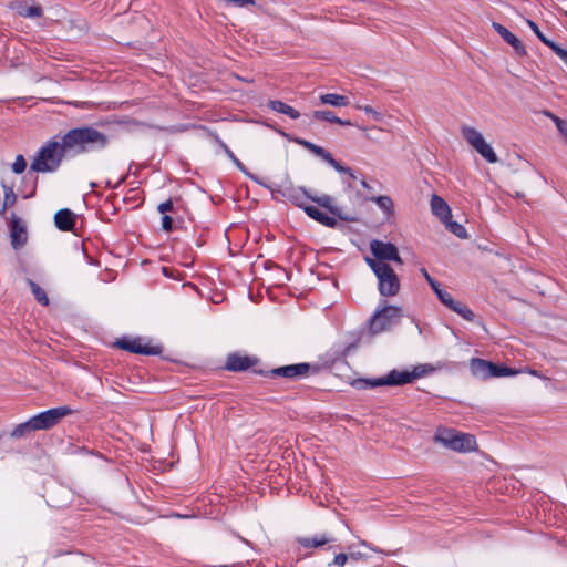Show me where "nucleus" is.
Instances as JSON below:
<instances>
[{"label":"nucleus","instance_id":"44","mask_svg":"<svg viewBox=\"0 0 567 567\" xmlns=\"http://www.w3.org/2000/svg\"><path fill=\"white\" fill-rule=\"evenodd\" d=\"M348 556L349 558H352L354 560L362 558V555L360 553H350Z\"/></svg>","mask_w":567,"mask_h":567},{"label":"nucleus","instance_id":"12","mask_svg":"<svg viewBox=\"0 0 567 567\" xmlns=\"http://www.w3.org/2000/svg\"><path fill=\"white\" fill-rule=\"evenodd\" d=\"M10 237L11 245L16 250L22 248L28 240L27 227L14 214L11 218Z\"/></svg>","mask_w":567,"mask_h":567},{"label":"nucleus","instance_id":"28","mask_svg":"<svg viewBox=\"0 0 567 567\" xmlns=\"http://www.w3.org/2000/svg\"><path fill=\"white\" fill-rule=\"evenodd\" d=\"M299 144L305 146L307 150L312 152L315 155L321 157L324 162L330 156V153L328 151H326L323 147H321L319 145H316V144H313L311 142L301 140V141H299Z\"/></svg>","mask_w":567,"mask_h":567},{"label":"nucleus","instance_id":"3","mask_svg":"<svg viewBox=\"0 0 567 567\" xmlns=\"http://www.w3.org/2000/svg\"><path fill=\"white\" fill-rule=\"evenodd\" d=\"M434 441L460 453H467L477 449L476 440L472 434L462 433L454 429L439 427Z\"/></svg>","mask_w":567,"mask_h":567},{"label":"nucleus","instance_id":"11","mask_svg":"<svg viewBox=\"0 0 567 567\" xmlns=\"http://www.w3.org/2000/svg\"><path fill=\"white\" fill-rule=\"evenodd\" d=\"M311 370L317 371V368L309 363H297L272 369L270 374L286 379H300L307 377Z\"/></svg>","mask_w":567,"mask_h":567},{"label":"nucleus","instance_id":"18","mask_svg":"<svg viewBox=\"0 0 567 567\" xmlns=\"http://www.w3.org/2000/svg\"><path fill=\"white\" fill-rule=\"evenodd\" d=\"M305 213L316 221L327 226V227H336L337 219L334 217L328 216L326 213L321 212L315 206L305 207Z\"/></svg>","mask_w":567,"mask_h":567},{"label":"nucleus","instance_id":"45","mask_svg":"<svg viewBox=\"0 0 567 567\" xmlns=\"http://www.w3.org/2000/svg\"><path fill=\"white\" fill-rule=\"evenodd\" d=\"M234 163L236 164L237 167H239L241 171H245V167L243 165V163L237 158V157H234Z\"/></svg>","mask_w":567,"mask_h":567},{"label":"nucleus","instance_id":"39","mask_svg":"<svg viewBox=\"0 0 567 567\" xmlns=\"http://www.w3.org/2000/svg\"><path fill=\"white\" fill-rule=\"evenodd\" d=\"M349 559V556L347 554H338L334 556L332 564L338 567H343Z\"/></svg>","mask_w":567,"mask_h":567},{"label":"nucleus","instance_id":"17","mask_svg":"<svg viewBox=\"0 0 567 567\" xmlns=\"http://www.w3.org/2000/svg\"><path fill=\"white\" fill-rule=\"evenodd\" d=\"M254 364V360L246 355L231 354L228 355L226 368L230 371H244Z\"/></svg>","mask_w":567,"mask_h":567},{"label":"nucleus","instance_id":"23","mask_svg":"<svg viewBox=\"0 0 567 567\" xmlns=\"http://www.w3.org/2000/svg\"><path fill=\"white\" fill-rule=\"evenodd\" d=\"M17 13L24 18H39L42 16V8L40 6H28L25 3H18L14 6Z\"/></svg>","mask_w":567,"mask_h":567},{"label":"nucleus","instance_id":"27","mask_svg":"<svg viewBox=\"0 0 567 567\" xmlns=\"http://www.w3.org/2000/svg\"><path fill=\"white\" fill-rule=\"evenodd\" d=\"M381 210L386 215L393 214V200L389 196H378L372 199Z\"/></svg>","mask_w":567,"mask_h":567},{"label":"nucleus","instance_id":"41","mask_svg":"<svg viewBox=\"0 0 567 567\" xmlns=\"http://www.w3.org/2000/svg\"><path fill=\"white\" fill-rule=\"evenodd\" d=\"M173 220L169 216L165 215L162 218V227L164 230L169 231L172 230Z\"/></svg>","mask_w":567,"mask_h":567},{"label":"nucleus","instance_id":"13","mask_svg":"<svg viewBox=\"0 0 567 567\" xmlns=\"http://www.w3.org/2000/svg\"><path fill=\"white\" fill-rule=\"evenodd\" d=\"M117 346L127 350L132 353L138 354H157L158 350L155 347H151L148 344H144L141 339H123L117 341Z\"/></svg>","mask_w":567,"mask_h":567},{"label":"nucleus","instance_id":"29","mask_svg":"<svg viewBox=\"0 0 567 567\" xmlns=\"http://www.w3.org/2000/svg\"><path fill=\"white\" fill-rule=\"evenodd\" d=\"M31 431H34V429L31 419H29L27 422L20 423L13 429V431L11 432V437L21 439Z\"/></svg>","mask_w":567,"mask_h":567},{"label":"nucleus","instance_id":"40","mask_svg":"<svg viewBox=\"0 0 567 567\" xmlns=\"http://www.w3.org/2000/svg\"><path fill=\"white\" fill-rule=\"evenodd\" d=\"M158 212L165 214L166 212H171L173 209V202L171 199L161 203L157 207Z\"/></svg>","mask_w":567,"mask_h":567},{"label":"nucleus","instance_id":"46","mask_svg":"<svg viewBox=\"0 0 567 567\" xmlns=\"http://www.w3.org/2000/svg\"><path fill=\"white\" fill-rule=\"evenodd\" d=\"M361 545H362V546H365V547H368V548H370V549H372V550H374V551H377V553H380V551H381V550H379V549H377V548L372 547V546H371L370 544H368L365 540H362V542H361Z\"/></svg>","mask_w":567,"mask_h":567},{"label":"nucleus","instance_id":"10","mask_svg":"<svg viewBox=\"0 0 567 567\" xmlns=\"http://www.w3.org/2000/svg\"><path fill=\"white\" fill-rule=\"evenodd\" d=\"M370 250L374 256V258H372L373 260H381L382 262L392 260L399 265H402L403 262L396 246L391 243H383L374 239L370 243Z\"/></svg>","mask_w":567,"mask_h":567},{"label":"nucleus","instance_id":"30","mask_svg":"<svg viewBox=\"0 0 567 567\" xmlns=\"http://www.w3.org/2000/svg\"><path fill=\"white\" fill-rule=\"evenodd\" d=\"M29 286L31 288V291H32L34 298L38 300V302H40L43 306H48L49 298H48L45 291L38 284H35L32 280H29Z\"/></svg>","mask_w":567,"mask_h":567},{"label":"nucleus","instance_id":"5","mask_svg":"<svg viewBox=\"0 0 567 567\" xmlns=\"http://www.w3.org/2000/svg\"><path fill=\"white\" fill-rule=\"evenodd\" d=\"M470 369L473 377L481 380H486L489 378L512 377L519 373V371L515 369L505 365H497L491 361L480 358H472L470 360Z\"/></svg>","mask_w":567,"mask_h":567},{"label":"nucleus","instance_id":"2","mask_svg":"<svg viewBox=\"0 0 567 567\" xmlns=\"http://www.w3.org/2000/svg\"><path fill=\"white\" fill-rule=\"evenodd\" d=\"M66 156L60 142L51 140L44 143L31 162L30 169L37 173H53L58 171L63 157Z\"/></svg>","mask_w":567,"mask_h":567},{"label":"nucleus","instance_id":"48","mask_svg":"<svg viewBox=\"0 0 567 567\" xmlns=\"http://www.w3.org/2000/svg\"><path fill=\"white\" fill-rule=\"evenodd\" d=\"M528 373L534 377H540L539 373L536 370H528Z\"/></svg>","mask_w":567,"mask_h":567},{"label":"nucleus","instance_id":"33","mask_svg":"<svg viewBox=\"0 0 567 567\" xmlns=\"http://www.w3.org/2000/svg\"><path fill=\"white\" fill-rule=\"evenodd\" d=\"M331 167H333L339 173L348 174L351 178H355V175L352 173L351 168L348 166H344L340 164L338 161H336L332 155L327 158L326 161Z\"/></svg>","mask_w":567,"mask_h":567},{"label":"nucleus","instance_id":"26","mask_svg":"<svg viewBox=\"0 0 567 567\" xmlns=\"http://www.w3.org/2000/svg\"><path fill=\"white\" fill-rule=\"evenodd\" d=\"M445 228L451 231L452 234H454L456 237L458 238H467V231L465 229V227L461 224H458L457 221H454L452 220V218L447 219V221H444L442 223Z\"/></svg>","mask_w":567,"mask_h":567},{"label":"nucleus","instance_id":"19","mask_svg":"<svg viewBox=\"0 0 567 567\" xmlns=\"http://www.w3.org/2000/svg\"><path fill=\"white\" fill-rule=\"evenodd\" d=\"M333 540L334 538L328 534H319L313 537H301L298 539V543L305 548H317Z\"/></svg>","mask_w":567,"mask_h":567},{"label":"nucleus","instance_id":"43","mask_svg":"<svg viewBox=\"0 0 567 567\" xmlns=\"http://www.w3.org/2000/svg\"><path fill=\"white\" fill-rule=\"evenodd\" d=\"M433 291L435 292V295L437 296V298L440 299L441 296H443L444 291L441 287H440V284L437 282L434 287H432Z\"/></svg>","mask_w":567,"mask_h":567},{"label":"nucleus","instance_id":"15","mask_svg":"<svg viewBox=\"0 0 567 567\" xmlns=\"http://www.w3.org/2000/svg\"><path fill=\"white\" fill-rule=\"evenodd\" d=\"M431 212L436 216L441 223L447 221L452 218V212L449 204L439 195H432L431 197Z\"/></svg>","mask_w":567,"mask_h":567},{"label":"nucleus","instance_id":"9","mask_svg":"<svg viewBox=\"0 0 567 567\" xmlns=\"http://www.w3.org/2000/svg\"><path fill=\"white\" fill-rule=\"evenodd\" d=\"M73 413L74 411L69 406H59L41 412L30 419L34 431L49 430L58 424L63 417Z\"/></svg>","mask_w":567,"mask_h":567},{"label":"nucleus","instance_id":"49","mask_svg":"<svg viewBox=\"0 0 567 567\" xmlns=\"http://www.w3.org/2000/svg\"><path fill=\"white\" fill-rule=\"evenodd\" d=\"M360 183H361L363 188H367V189L369 188V184L367 183L365 179H362Z\"/></svg>","mask_w":567,"mask_h":567},{"label":"nucleus","instance_id":"35","mask_svg":"<svg viewBox=\"0 0 567 567\" xmlns=\"http://www.w3.org/2000/svg\"><path fill=\"white\" fill-rule=\"evenodd\" d=\"M27 168V162L23 157V155H18L12 164V171L16 174H21Z\"/></svg>","mask_w":567,"mask_h":567},{"label":"nucleus","instance_id":"6","mask_svg":"<svg viewBox=\"0 0 567 567\" xmlns=\"http://www.w3.org/2000/svg\"><path fill=\"white\" fill-rule=\"evenodd\" d=\"M402 317V309L396 306H383L370 319V330L378 334L396 324Z\"/></svg>","mask_w":567,"mask_h":567},{"label":"nucleus","instance_id":"8","mask_svg":"<svg viewBox=\"0 0 567 567\" xmlns=\"http://www.w3.org/2000/svg\"><path fill=\"white\" fill-rule=\"evenodd\" d=\"M462 135L466 142L488 163H496L498 157L493 147L485 141L483 134L475 127L463 126Z\"/></svg>","mask_w":567,"mask_h":567},{"label":"nucleus","instance_id":"31","mask_svg":"<svg viewBox=\"0 0 567 567\" xmlns=\"http://www.w3.org/2000/svg\"><path fill=\"white\" fill-rule=\"evenodd\" d=\"M451 310L458 313L462 318H464L467 321H473L475 318L474 312L458 300L456 301L455 306L452 307Z\"/></svg>","mask_w":567,"mask_h":567},{"label":"nucleus","instance_id":"20","mask_svg":"<svg viewBox=\"0 0 567 567\" xmlns=\"http://www.w3.org/2000/svg\"><path fill=\"white\" fill-rule=\"evenodd\" d=\"M287 198L292 202L295 205L301 207L305 210V207H308L309 205H306L307 199L311 200V195L307 193L303 188H289L286 192Z\"/></svg>","mask_w":567,"mask_h":567},{"label":"nucleus","instance_id":"37","mask_svg":"<svg viewBox=\"0 0 567 567\" xmlns=\"http://www.w3.org/2000/svg\"><path fill=\"white\" fill-rule=\"evenodd\" d=\"M444 306H446L449 309H452L453 306H455L456 301L451 293L447 291H444L443 296L439 299Z\"/></svg>","mask_w":567,"mask_h":567},{"label":"nucleus","instance_id":"22","mask_svg":"<svg viewBox=\"0 0 567 567\" xmlns=\"http://www.w3.org/2000/svg\"><path fill=\"white\" fill-rule=\"evenodd\" d=\"M268 106L272 111L286 114L293 120H297L300 117V113L297 110H295L293 107H291L290 105L281 102V101H277V100L269 101Z\"/></svg>","mask_w":567,"mask_h":567},{"label":"nucleus","instance_id":"42","mask_svg":"<svg viewBox=\"0 0 567 567\" xmlns=\"http://www.w3.org/2000/svg\"><path fill=\"white\" fill-rule=\"evenodd\" d=\"M421 274L423 275V277L425 278V280L429 282V285L432 287H434L437 281L434 280L427 272V270L425 268H421Z\"/></svg>","mask_w":567,"mask_h":567},{"label":"nucleus","instance_id":"38","mask_svg":"<svg viewBox=\"0 0 567 567\" xmlns=\"http://www.w3.org/2000/svg\"><path fill=\"white\" fill-rule=\"evenodd\" d=\"M358 109L362 110L365 114L372 116L375 121H380L382 118V115L380 112L375 111L369 105L360 106L358 105Z\"/></svg>","mask_w":567,"mask_h":567},{"label":"nucleus","instance_id":"50","mask_svg":"<svg viewBox=\"0 0 567 567\" xmlns=\"http://www.w3.org/2000/svg\"><path fill=\"white\" fill-rule=\"evenodd\" d=\"M566 16H567V11H566Z\"/></svg>","mask_w":567,"mask_h":567},{"label":"nucleus","instance_id":"24","mask_svg":"<svg viewBox=\"0 0 567 567\" xmlns=\"http://www.w3.org/2000/svg\"><path fill=\"white\" fill-rule=\"evenodd\" d=\"M312 117L318 121H326L331 123H337L340 125L350 126V121H343L336 116L331 111L318 110L312 113Z\"/></svg>","mask_w":567,"mask_h":567},{"label":"nucleus","instance_id":"4","mask_svg":"<svg viewBox=\"0 0 567 567\" xmlns=\"http://www.w3.org/2000/svg\"><path fill=\"white\" fill-rule=\"evenodd\" d=\"M365 261L378 278L380 293L386 297L396 295L400 289V281L395 271L386 262H382L381 260H373L367 257Z\"/></svg>","mask_w":567,"mask_h":567},{"label":"nucleus","instance_id":"16","mask_svg":"<svg viewBox=\"0 0 567 567\" xmlns=\"http://www.w3.org/2000/svg\"><path fill=\"white\" fill-rule=\"evenodd\" d=\"M76 215L69 208L60 209L54 215V224L62 231H71L75 225Z\"/></svg>","mask_w":567,"mask_h":567},{"label":"nucleus","instance_id":"32","mask_svg":"<svg viewBox=\"0 0 567 567\" xmlns=\"http://www.w3.org/2000/svg\"><path fill=\"white\" fill-rule=\"evenodd\" d=\"M2 187H3V193H4L3 209H6V208L14 205V203L17 200V196L13 192V186H8L4 183H2Z\"/></svg>","mask_w":567,"mask_h":567},{"label":"nucleus","instance_id":"1","mask_svg":"<svg viewBox=\"0 0 567 567\" xmlns=\"http://www.w3.org/2000/svg\"><path fill=\"white\" fill-rule=\"evenodd\" d=\"M109 143L105 134L93 127H79L65 133L60 142L65 155H79L104 148Z\"/></svg>","mask_w":567,"mask_h":567},{"label":"nucleus","instance_id":"25","mask_svg":"<svg viewBox=\"0 0 567 567\" xmlns=\"http://www.w3.org/2000/svg\"><path fill=\"white\" fill-rule=\"evenodd\" d=\"M320 102L323 104H329L336 107H342L350 104L349 99L344 95H339L334 93H328L320 96Z\"/></svg>","mask_w":567,"mask_h":567},{"label":"nucleus","instance_id":"36","mask_svg":"<svg viewBox=\"0 0 567 567\" xmlns=\"http://www.w3.org/2000/svg\"><path fill=\"white\" fill-rule=\"evenodd\" d=\"M528 25L530 27V29L534 31V33L538 37V39L548 47V43L551 42V40L547 39L543 33L542 31L539 30L538 25L533 22L532 20H528L527 21Z\"/></svg>","mask_w":567,"mask_h":567},{"label":"nucleus","instance_id":"34","mask_svg":"<svg viewBox=\"0 0 567 567\" xmlns=\"http://www.w3.org/2000/svg\"><path fill=\"white\" fill-rule=\"evenodd\" d=\"M435 371V368L431 364H421L414 368L413 371H411L412 381H414L417 378L427 375Z\"/></svg>","mask_w":567,"mask_h":567},{"label":"nucleus","instance_id":"47","mask_svg":"<svg viewBox=\"0 0 567 567\" xmlns=\"http://www.w3.org/2000/svg\"><path fill=\"white\" fill-rule=\"evenodd\" d=\"M224 147H225V150H226V153H227L228 157H230L231 159H234V157H236V156L234 155V153H233V152H231L227 146H224Z\"/></svg>","mask_w":567,"mask_h":567},{"label":"nucleus","instance_id":"14","mask_svg":"<svg viewBox=\"0 0 567 567\" xmlns=\"http://www.w3.org/2000/svg\"><path fill=\"white\" fill-rule=\"evenodd\" d=\"M311 200L317 203L319 206L328 209L333 216L344 221H353L354 218L349 215H343L341 209L334 205V199L329 195H322L318 197H311Z\"/></svg>","mask_w":567,"mask_h":567},{"label":"nucleus","instance_id":"21","mask_svg":"<svg viewBox=\"0 0 567 567\" xmlns=\"http://www.w3.org/2000/svg\"><path fill=\"white\" fill-rule=\"evenodd\" d=\"M493 28L503 38V40L511 44L516 51H524V48L518 38L514 35L509 30H507L504 25L494 22Z\"/></svg>","mask_w":567,"mask_h":567},{"label":"nucleus","instance_id":"7","mask_svg":"<svg viewBox=\"0 0 567 567\" xmlns=\"http://www.w3.org/2000/svg\"><path fill=\"white\" fill-rule=\"evenodd\" d=\"M412 382L411 372L392 370L384 378L357 379L352 385L359 390L377 388L382 385H402Z\"/></svg>","mask_w":567,"mask_h":567}]
</instances>
